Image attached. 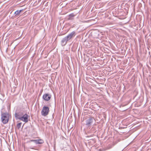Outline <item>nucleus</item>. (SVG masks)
I'll return each instance as SVG.
<instances>
[{
  "label": "nucleus",
  "instance_id": "nucleus-1",
  "mask_svg": "<svg viewBox=\"0 0 151 151\" xmlns=\"http://www.w3.org/2000/svg\"><path fill=\"white\" fill-rule=\"evenodd\" d=\"M76 35V32L73 31L69 34L67 36L63 38L61 42L62 45L63 46L65 45L68 41L72 40L75 36Z\"/></svg>",
  "mask_w": 151,
  "mask_h": 151
},
{
  "label": "nucleus",
  "instance_id": "nucleus-2",
  "mask_svg": "<svg viewBox=\"0 0 151 151\" xmlns=\"http://www.w3.org/2000/svg\"><path fill=\"white\" fill-rule=\"evenodd\" d=\"M11 118V115L7 112H2L1 113V121L4 124L7 123L9 119Z\"/></svg>",
  "mask_w": 151,
  "mask_h": 151
},
{
  "label": "nucleus",
  "instance_id": "nucleus-3",
  "mask_svg": "<svg viewBox=\"0 0 151 151\" xmlns=\"http://www.w3.org/2000/svg\"><path fill=\"white\" fill-rule=\"evenodd\" d=\"M49 112V108L48 107L44 106L41 111V114L44 116H46L48 115Z\"/></svg>",
  "mask_w": 151,
  "mask_h": 151
},
{
  "label": "nucleus",
  "instance_id": "nucleus-4",
  "mask_svg": "<svg viewBox=\"0 0 151 151\" xmlns=\"http://www.w3.org/2000/svg\"><path fill=\"white\" fill-rule=\"evenodd\" d=\"M19 120L26 123L27 122H28V115L27 114H22V115L19 116Z\"/></svg>",
  "mask_w": 151,
  "mask_h": 151
},
{
  "label": "nucleus",
  "instance_id": "nucleus-5",
  "mask_svg": "<svg viewBox=\"0 0 151 151\" xmlns=\"http://www.w3.org/2000/svg\"><path fill=\"white\" fill-rule=\"evenodd\" d=\"M94 120V118L91 116H90L86 120V125L88 126H90Z\"/></svg>",
  "mask_w": 151,
  "mask_h": 151
},
{
  "label": "nucleus",
  "instance_id": "nucleus-6",
  "mask_svg": "<svg viewBox=\"0 0 151 151\" xmlns=\"http://www.w3.org/2000/svg\"><path fill=\"white\" fill-rule=\"evenodd\" d=\"M51 95L48 93H46L44 95L43 98L45 100L48 101L50 100L51 97Z\"/></svg>",
  "mask_w": 151,
  "mask_h": 151
},
{
  "label": "nucleus",
  "instance_id": "nucleus-7",
  "mask_svg": "<svg viewBox=\"0 0 151 151\" xmlns=\"http://www.w3.org/2000/svg\"><path fill=\"white\" fill-rule=\"evenodd\" d=\"M14 116L15 119L17 120L19 119V110L18 107L16 108V110L14 114Z\"/></svg>",
  "mask_w": 151,
  "mask_h": 151
},
{
  "label": "nucleus",
  "instance_id": "nucleus-8",
  "mask_svg": "<svg viewBox=\"0 0 151 151\" xmlns=\"http://www.w3.org/2000/svg\"><path fill=\"white\" fill-rule=\"evenodd\" d=\"M76 15V14H74L73 13L70 14L68 16V20H73L74 19V17Z\"/></svg>",
  "mask_w": 151,
  "mask_h": 151
},
{
  "label": "nucleus",
  "instance_id": "nucleus-9",
  "mask_svg": "<svg viewBox=\"0 0 151 151\" xmlns=\"http://www.w3.org/2000/svg\"><path fill=\"white\" fill-rule=\"evenodd\" d=\"M34 141L37 144H42L43 142V141L42 140H30L29 141V142H30Z\"/></svg>",
  "mask_w": 151,
  "mask_h": 151
},
{
  "label": "nucleus",
  "instance_id": "nucleus-10",
  "mask_svg": "<svg viewBox=\"0 0 151 151\" xmlns=\"http://www.w3.org/2000/svg\"><path fill=\"white\" fill-rule=\"evenodd\" d=\"M15 130L16 133H17V131L19 130V122L18 121H17V126L15 128Z\"/></svg>",
  "mask_w": 151,
  "mask_h": 151
},
{
  "label": "nucleus",
  "instance_id": "nucleus-11",
  "mask_svg": "<svg viewBox=\"0 0 151 151\" xmlns=\"http://www.w3.org/2000/svg\"><path fill=\"white\" fill-rule=\"evenodd\" d=\"M14 14L16 15L19 14V10H17V11L14 12Z\"/></svg>",
  "mask_w": 151,
  "mask_h": 151
},
{
  "label": "nucleus",
  "instance_id": "nucleus-12",
  "mask_svg": "<svg viewBox=\"0 0 151 151\" xmlns=\"http://www.w3.org/2000/svg\"><path fill=\"white\" fill-rule=\"evenodd\" d=\"M117 10H116V11H115L114 12H113V13H114V12H115V14H118V13H117Z\"/></svg>",
  "mask_w": 151,
  "mask_h": 151
},
{
  "label": "nucleus",
  "instance_id": "nucleus-13",
  "mask_svg": "<svg viewBox=\"0 0 151 151\" xmlns=\"http://www.w3.org/2000/svg\"><path fill=\"white\" fill-rule=\"evenodd\" d=\"M22 124V123H19V127H20L21 126V125Z\"/></svg>",
  "mask_w": 151,
  "mask_h": 151
},
{
  "label": "nucleus",
  "instance_id": "nucleus-14",
  "mask_svg": "<svg viewBox=\"0 0 151 151\" xmlns=\"http://www.w3.org/2000/svg\"><path fill=\"white\" fill-rule=\"evenodd\" d=\"M23 10H19V13L22 11Z\"/></svg>",
  "mask_w": 151,
  "mask_h": 151
},
{
  "label": "nucleus",
  "instance_id": "nucleus-15",
  "mask_svg": "<svg viewBox=\"0 0 151 151\" xmlns=\"http://www.w3.org/2000/svg\"><path fill=\"white\" fill-rule=\"evenodd\" d=\"M21 6V4H19V6H20V7H21V6Z\"/></svg>",
  "mask_w": 151,
  "mask_h": 151
},
{
  "label": "nucleus",
  "instance_id": "nucleus-16",
  "mask_svg": "<svg viewBox=\"0 0 151 151\" xmlns=\"http://www.w3.org/2000/svg\"><path fill=\"white\" fill-rule=\"evenodd\" d=\"M18 39V38L16 39L15 40V41H16V40H17Z\"/></svg>",
  "mask_w": 151,
  "mask_h": 151
}]
</instances>
